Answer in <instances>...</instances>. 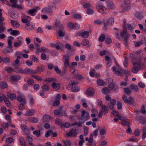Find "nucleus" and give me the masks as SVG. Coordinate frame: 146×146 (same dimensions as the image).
<instances>
[{"label": "nucleus", "mask_w": 146, "mask_h": 146, "mask_svg": "<svg viewBox=\"0 0 146 146\" xmlns=\"http://www.w3.org/2000/svg\"><path fill=\"white\" fill-rule=\"evenodd\" d=\"M114 61L117 66V68L113 66L112 70L115 74L117 75L121 76L124 73L126 75L128 76L130 74V71L127 70H123L120 67L119 64L116 62V60L114 59Z\"/></svg>", "instance_id": "nucleus-1"}, {"label": "nucleus", "mask_w": 146, "mask_h": 146, "mask_svg": "<svg viewBox=\"0 0 146 146\" xmlns=\"http://www.w3.org/2000/svg\"><path fill=\"white\" fill-rule=\"evenodd\" d=\"M140 60H137L136 61H134V59L132 60V62L133 63V68L131 69L132 72L134 73H136L141 69L140 65L142 66H144V64H141L139 62Z\"/></svg>", "instance_id": "nucleus-2"}, {"label": "nucleus", "mask_w": 146, "mask_h": 146, "mask_svg": "<svg viewBox=\"0 0 146 146\" xmlns=\"http://www.w3.org/2000/svg\"><path fill=\"white\" fill-rule=\"evenodd\" d=\"M56 25L58 26L60 29L58 33V35L59 37H62L65 35L64 26L59 21H56Z\"/></svg>", "instance_id": "nucleus-3"}, {"label": "nucleus", "mask_w": 146, "mask_h": 146, "mask_svg": "<svg viewBox=\"0 0 146 146\" xmlns=\"http://www.w3.org/2000/svg\"><path fill=\"white\" fill-rule=\"evenodd\" d=\"M91 31H86L83 30L78 32L76 34V36H82L83 38H87L89 35V34L91 32Z\"/></svg>", "instance_id": "nucleus-4"}, {"label": "nucleus", "mask_w": 146, "mask_h": 146, "mask_svg": "<svg viewBox=\"0 0 146 146\" xmlns=\"http://www.w3.org/2000/svg\"><path fill=\"white\" fill-rule=\"evenodd\" d=\"M122 98L125 103L132 104L134 102V100L132 97L129 96L127 99V96L124 95L123 96Z\"/></svg>", "instance_id": "nucleus-5"}, {"label": "nucleus", "mask_w": 146, "mask_h": 146, "mask_svg": "<svg viewBox=\"0 0 146 146\" xmlns=\"http://www.w3.org/2000/svg\"><path fill=\"white\" fill-rule=\"evenodd\" d=\"M145 41V38L144 37L141 36L139 38V41H134L133 43L136 47H139L140 45H142Z\"/></svg>", "instance_id": "nucleus-6"}, {"label": "nucleus", "mask_w": 146, "mask_h": 146, "mask_svg": "<svg viewBox=\"0 0 146 146\" xmlns=\"http://www.w3.org/2000/svg\"><path fill=\"white\" fill-rule=\"evenodd\" d=\"M70 56L68 55H65L62 59L63 62L64 64V66L66 68L68 67L69 65V59Z\"/></svg>", "instance_id": "nucleus-7"}, {"label": "nucleus", "mask_w": 146, "mask_h": 146, "mask_svg": "<svg viewBox=\"0 0 146 146\" xmlns=\"http://www.w3.org/2000/svg\"><path fill=\"white\" fill-rule=\"evenodd\" d=\"M10 2L12 4L11 5V7H12L20 9L23 8V7L22 5L16 4L17 2V0H10Z\"/></svg>", "instance_id": "nucleus-8"}, {"label": "nucleus", "mask_w": 146, "mask_h": 146, "mask_svg": "<svg viewBox=\"0 0 146 146\" xmlns=\"http://www.w3.org/2000/svg\"><path fill=\"white\" fill-rule=\"evenodd\" d=\"M108 111V109L107 106H103L102 107L101 110L98 116L100 117L103 115H104L107 113Z\"/></svg>", "instance_id": "nucleus-9"}, {"label": "nucleus", "mask_w": 146, "mask_h": 146, "mask_svg": "<svg viewBox=\"0 0 146 146\" xmlns=\"http://www.w3.org/2000/svg\"><path fill=\"white\" fill-rule=\"evenodd\" d=\"M125 26H123V31L121 32L120 33V36L118 34V33H116L115 34V36L117 38L119 39H121L123 38L124 36H125L126 35L127 32L125 30Z\"/></svg>", "instance_id": "nucleus-10"}, {"label": "nucleus", "mask_w": 146, "mask_h": 146, "mask_svg": "<svg viewBox=\"0 0 146 146\" xmlns=\"http://www.w3.org/2000/svg\"><path fill=\"white\" fill-rule=\"evenodd\" d=\"M40 9L39 7H36L33 9L29 10L28 11V13L32 16H34L36 14L37 11Z\"/></svg>", "instance_id": "nucleus-11"}, {"label": "nucleus", "mask_w": 146, "mask_h": 146, "mask_svg": "<svg viewBox=\"0 0 146 146\" xmlns=\"http://www.w3.org/2000/svg\"><path fill=\"white\" fill-rule=\"evenodd\" d=\"M97 9L99 10V12L102 13H106L104 11L105 7L101 4H99L96 6Z\"/></svg>", "instance_id": "nucleus-12"}, {"label": "nucleus", "mask_w": 146, "mask_h": 146, "mask_svg": "<svg viewBox=\"0 0 146 146\" xmlns=\"http://www.w3.org/2000/svg\"><path fill=\"white\" fill-rule=\"evenodd\" d=\"M94 92L95 90L94 89L92 88H90L87 89L85 93L86 95L91 96H93Z\"/></svg>", "instance_id": "nucleus-13"}, {"label": "nucleus", "mask_w": 146, "mask_h": 146, "mask_svg": "<svg viewBox=\"0 0 146 146\" xmlns=\"http://www.w3.org/2000/svg\"><path fill=\"white\" fill-rule=\"evenodd\" d=\"M36 111L35 109H29L25 113V115L26 116H31L33 115L35 113Z\"/></svg>", "instance_id": "nucleus-14"}, {"label": "nucleus", "mask_w": 146, "mask_h": 146, "mask_svg": "<svg viewBox=\"0 0 146 146\" xmlns=\"http://www.w3.org/2000/svg\"><path fill=\"white\" fill-rule=\"evenodd\" d=\"M35 24L29 22L26 24V27L28 30L31 31L34 29Z\"/></svg>", "instance_id": "nucleus-15"}, {"label": "nucleus", "mask_w": 146, "mask_h": 146, "mask_svg": "<svg viewBox=\"0 0 146 146\" xmlns=\"http://www.w3.org/2000/svg\"><path fill=\"white\" fill-rule=\"evenodd\" d=\"M37 73V71L29 68H26L24 69V74H34Z\"/></svg>", "instance_id": "nucleus-16"}, {"label": "nucleus", "mask_w": 146, "mask_h": 146, "mask_svg": "<svg viewBox=\"0 0 146 146\" xmlns=\"http://www.w3.org/2000/svg\"><path fill=\"white\" fill-rule=\"evenodd\" d=\"M77 133L76 131L74 129H71L70 131L69 132L67 133V135L68 136H76Z\"/></svg>", "instance_id": "nucleus-17"}, {"label": "nucleus", "mask_w": 146, "mask_h": 146, "mask_svg": "<svg viewBox=\"0 0 146 146\" xmlns=\"http://www.w3.org/2000/svg\"><path fill=\"white\" fill-rule=\"evenodd\" d=\"M81 116L82 117H84L86 120L88 119L90 117L88 113L84 110L82 111Z\"/></svg>", "instance_id": "nucleus-18"}, {"label": "nucleus", "mask_w": 146, "mask_h": 146, "mask_svg": "<svg viewBox=\"0 0 146 146\" xmlns=\"http://www.w3.org/2000/svg\"><path fill=\"white\" fill-rule=\"evenodd\" d=\"M7 96L11 100H14L16 99V96L15 94L8 92Z\"/></svg>", "instance_id": "nucleus-19"}, {"label": "nucleus", "mask_w": 146, "mask_h": 146, "mask_svg": "<svg viewBox=\"0 0 146 146\" xmlns=\"http://www.w3.org/2000/svg\"><path fill=\"white\" fill-rule=\"evenodd\" d=\"M11 24L13 27L15 28H18L20 26V24L19 23L13 20L11 21Z\"/></svg>", "instance_id": "nucleus-20"}, {"label": "nucleus", "mask_w": 146, "mask_h": 146, "mask_svg": "<svg viewBox=\"0 0 146 146\" xmlns=\"http://www.w3.org/2000/svg\"><path fill=\"white\" fill-rule=\"evenodd\" d=\"M114 23V19L112 18H110L108 21L107 22H104L105 26L112 25Z\"/></svg>", "instance_id": "nucleus-21"}, {"label": "nucleus", "mask_w": 146, "mask_h": 146, "mask_svg": "<svg viewBox=\"0 0 146 146\" xmlns=\"http://www.w3.org/2000/svg\"><path fill=\"white\" fill-rule=\"evenodd\" d=\"M28 119L30 122L33 123H36L38 121V118L35 117H29L28 118Z\"/></svg>", "instance_id": "nucleus-22"}, {"label": "nucleus", "mask_w": 146, "mask_h": 146, "mask_svg": "<svg viewBox=\"0 0 146 146\" xmlns=\"http://www.w3.org/2000/svg\"><path fill=\"white\" fill-rule=\"evenodd\" d=\"M50 119V116L47 114H46L43 116V121L44 122H48Z\"/></svg>", "instance_id": "nucleus-23"}, {"label": "nucleus", "mask_w": 146, "mask_h": 146, "mask_svg": "<svg viewBox=\"0 0 146 146\" xmlns=\"http://www.w3.org/2000/svg\"><path fill=\"white\" fill-rule=\"evenodd\" d=\"M13 39L14 38L12 36H9L8 37V39L7 40L8 45L10 48L12 47V42Z\"/></svg>", "instance_id": "nucleus-24"}, {"label": "nucleus", "mask_w": 146, "mask_h": 146, "mask_svg": "<svg viewBox=\"0 0 146 146\" xmlns=\"http://www.w3.org/2000/svg\"><path fill=\"white\" fill-rule=\"evenodd\" d=\"M47 49L45 47H42L38 48L36 52V53L37 54L40 52H46L47 51Z\"/></svg>", "instance_id": "nucleus-25"}, {"label": "nucleus", "mask_w": 146, "mask_h": 146, "mask_svg": "<svg viewBox=\"0 0 146 146\" xmlns=\"http://www.w3.org/2000/svg\"><path fill=\"white\" fill-rule=\"evenodd\" d=\"M20 78L21 77L20 76H11L10 80L11 81L13 82L19 80Z\"/></svg>", "instance_id": "nucleus-26"}, {"label": "nucleus", "mask_w": 146, "mask_h": 146, "mask_svg": "<svg viewBox=\"0 0 146 146\" xmlns=\"http://www.w3.org/2000/svg\"><path fill=\"white\" fill-rule=\"evenodd\" d=\"M52 86L54 89L57 90H58L60 88V84L58 83L53 82L52 84Z\"/></svg>", "instance_id": "nucleus-27"}, {"label": "nucleus", "mask_w": 146, "mask_h": 146, "mask_svg": "<svg viewBox=\"0 0 146 146\" xmlns=\"http://www.w3.org/2000/svg\"><path fill=\"white\" fill-rule=\"evenodd\" d=\"M130 87L132 90L136 92H137L139 90L137 86L136 85L133 84L131 85Z\"/></svg>", "instance_id": "nucleus-28"}, {"label": "nucleus", "mask_w": 146, "mask_h": 146, "mask_svg": "<svg viewBox=\"0 0 146 146\" xmlns=\"http://www.w3.org/2000/svg\"><path fill=\"white\" fill-rule=\"evenodd\" d=\"M110 91V90L109 88H104L102 90V93L104 94H107L109 93Z\"/></svg>", "instance_id": "nucleus-29"}, {"label": "nucleus", "mask_w": 146, "mask_h": 146, "mask_svg": "<svg viewBox=\"0 0 146 146\" xmlns=\"http://www.w3.org/2000/svg\"><path fill=\"white\" fill-rule=\"evenodd\" d=\"M26 104H24V103H21L19 105V110L23 111L25 109V105Z\"/></svg>", "instance_id": "nucleus-30"}, {"label": "nucleus", "mask_w": 146, "mask_h": 146, "mask_svg": "<svg viewBox=\"0 0 146 146\" xmlns=\"http://www.w3.org/2000/svg\"><path fill=\"white\" fill-rule=\"evenodd\" d=\"M50 11L51 9L50 7H49L43 8L42 10V12L47 13L50 12Z\"/></svg>", "instance_id": "nucleus-31"}, {"label": "nucleus", "mask_w": 146, "mask_h": 146, "mask_svg": "<svg viewBox=\"0 0 146 146\" xmlns=\"http://www.w3.org/2000/svg\"><path fill=\"white\" fill-rule=\"evenodd\" d=\"M11 34L13 36H17L20 34V33L17 30H13L11 32Z\"/></svg>", "instance_id": "nucleus-32"}, {"label": "nucleus", "mask_w": 146, "mask_h": 146, "mask_svg": "<svg viewBox=\"0 0 146 146\" xmlns=\"http://www.w3.org/2000/svg\"><path fill=\"white\" fill-rule=\"evenodd\" d=\"M17 100L19 102L24 103L25 104H26V100L25 99H23L21 96H18L17 98Z\"/></svg>", "instance_id": "nucleus-33"}, {"label": "nucleus", "mask_w": 146, "mask_h": 146, "mask_svg": "<svg viewBox=\"0 0 146 146\" xmlns=\"http://www.w3.org/2000/svg\"><path fill=\"white\" fill-rule=\"evenodd\" d=\"M7 84L5 82H1L0 83V86L1 88L4 89L7 87Z\"/></svg>", "instance_id": "nucleus-34"}, {"label": "nucleus", "mask_w": 146, "mask_h": 146, "mask_svg": "<svg viewBox=\"0 0 146 146\" xmlns=\"http://www.w3.org/2000/svg\"><path fill=\"white\" fill-rule=\"evenodd\" d=\"M4 100L7 106L9 108H11L12 107L11 104L9 101L5 98H4Z\"/></svg>", "instance_id": "nucleus-35"}, {"label": "nucleus", "mask_w": 146, "mask_h": 146, "mask_svg": "<svg viewBox=\"0 0 146 146\" xmlns=\"http://www.w3.org/2000/svg\"><path fill=\"white\" fill-rule=\"evenodd\" d=\"M55 47L57 49H61L63 47V45L60 43H56L55 45Z\"/></svg>", "instance_id": "nucleus-36"}, {"label": "nucleus", "mask_w": 146, "mask_h": 146, "mask_svg": "<svg viewBox=\"0 0 146 146\" xmlns=\"http://www.w3.org/2000/svg\"><path fill=\"white\" fill-rule=\"evenodd\" d=\"M5 119L7 121L9 122V125H11L10 123H11V116L8 115L6 114L4 116Z\"/></svg>", "instance_id": "nucleus-37"}, {"label": "nucleus", "mask_w": 146, "mask_h": 146, "mask_svg": "<svg viewBox=\"0 0 146 146\" xmlns=\"http://www.w3.org/2000/svg\"><path fill=\"white\" fill-rule=\"evenodd\" d=\"M97 83L100 86H102L105 84V82L103 80L99 79L97 80Z\"/></svg>", "instance_id": "nucleus-38"}, {"label": "nucleus", "mask_w": 146, "mask_h": 146, "mask_svg": "<svg viewBox=\"0 0 146 146\" xmlns=\"http://www.w3.org/2000/svg\"><path fill=\"white\" fill-rule=\"evenodd\" d=\"M81 44L83 46L87 45L89 44V41L87 39L83 40L81 42Z\"/></svg>", "instance_id": "nucleus-39"}, {"label": "nucleus", "mask_w": 146, "mask_h": 146, "mask_svg": "<svg viewBox=\"0 0 146 146\" xmlns=\"http://www.w3.org/2000/svg\"><path fill=\"white\" fill-rule=\"evenodd\" d=\"M56 79L55 78H48L45 79V81L48 83H49L52 82L56 81Z\"/></svg>", "instance_id": "nucleus-40"}, {"label": "nucleus", "mask_w": 146, "mask_h": 146, "mask_svg": "<svg viewBox=\"0 0 146 146\" xmlns=\"http://www.w3.org/2000/svg\"><path fill=\"white\" fill-rule=\"evenodd\" d=\"M63 142L65 146H70L71 143L68 140H63Z\"/></svg>", "instance_id": "nucleus-41"}, {"label": "nucleus", "mask_w": 146, "mask_h": 146, "mask_svg": "<svg viewBox=\"0 0 146 146\" xmlns=\"http://www.w3.org/2000/svg\"><path fill=\"white\" fill-rule=\"evenodd\" d=\"M80 28V25L78 23H74L73 29L77 30L79 29Z\"/></svg>", "instance_id": "nucleus-42"}, {"label": "nucleus", "mask_w": 146, "mask_h": 146, "mask_svg": "<svg viewBox=\"0 0 146 146\" xmlns=\"http://www.w3.org/2000/svg\"><path fill=\"white\" fill-rule=\"evenodd\" d=\"M33 133L38 137H39L40 135V132L39 130H36L34 131L33 132Z\"/></svg>", "instance_id": "nucleus-43"}, {"label": "nucleus", "mask_w": 146, "mask_h": 146, "mask_svg": "<svg viewBox=\"0 0 146 146\" xmlns=\"http://www.w3.org/2000/svg\"><path fill=\"white\" fill-rule=\"evenodd\" d=\"M73 17L77 19H81V15L78 13H75L73 15Z\"/></svg>", "instance_id": "nucleus-44"}, {"label": "nucleus", "mask_w": 146, "mask_h": 146, "mask_svg": "<svg viewBox=\"0 0 146 146\" xmlns=\"http://www.w3.org/2000/svg\"><path fill=\"white\" fill-rule=\"evenodd\" d=\"M105 38V36L104 34L100 35L98 38L100 42L103 41Z\"/></svg>", "instance_id": "nucleus-45"}, {"label": "nucleus", "mask_w": 146, "mask_h": 146, "mask_svg": "<svg viewBox=\"0 0 146 146\" xmlns=\"http://www.w3.org/2000/svg\"><path fill=\"white\" fill-rule=\"evenodd\" d=\"M15 71L16 72L19 73H24V70H23L22 69L20 68L17 69Z\"/></svg>", "instance_id": "nucleus-46"}, {"label": "nucleus", "mask_w": 146, "mask_h": 146, "mask_svg": "<svg viewBox=\"0 0 146 146\" xmlns=\"http://www.w3.org/2000/svg\"><path fill=\"white\" fill-rule=\"evenodd\" d=\"M62 127H64L66 128H68L70 126V124L68 122H67L61 125Z\"/></svg>", "instance_id": "nucleus-47"}, {"label": "nucleus", "mask_w": 146, "mask_h": 146, "mask_svg": "<svg viewBox=\"0 0 146 146\" xmlns=\"http://www.w3.org/2000/svg\"><path fill=\"white\" fill-rule=\"evenodd\" d=\"M111 113L115 117H119L120 116L119 115V113L115 111H113L111 112Z\"/></svg>", "instance_id": "nucleus-48"}, {"label": "nucleus", "mask_w": 146, "mask_h": 146, "mask_svg": "<svg viewBox=\"0 0 146 146\" xmlns=\"http://www.w3.org/2000/svg\"><path fill=\"white\" fill-rule=\"evenodd\" d=\"M52 134V131L51 130H48L45 134V137H48Z\"/></svg>", "instance_id": "nucleus-49"}, {"label": "nucleus", "mask_w": 146, "mask_h": 146, "mask_svg": "<svg viewBox=\"0 0 146 146\" xmlns=\"http://www.w3.org/2000/svg\"><path fill=\"white\" fill-rule=\"evenodd\" d=\"M17 42L20 44H23V38L21 36L18 37L17 38Z\"/></svg>", "instance_id": "nucleus-50"}, {"label": "nucleus", "mask_w": 146, "mask_h": 146, "mask_svg": "<svg viewBox=\"0 0 146 146\" xmlns=\"http://www.w3.org/2000/svg\"><path fill=\"white\" fill-rule=\"evenodd\" d=\"M23 54V52H16L15 53L16 56L18 58H20L21 57V56Z\"/></svg>", "instance_id": "nucleus-51"}, {"label": "nucleus", "mask_w": 146, "mask_h": 146, "mask_svg": "<svg viewBox=\"0 0 146 146\" xmlns=\"http://www.w3.org/2000/svg\"><path fill=\"white\" fill-rule=\"evenodd\" d=\"M24 17L23 16L21 17V18L22 19L21 21L23 23H26V24H27V23H28L31 21L28 20V19H25Z\"/></svg>", "instance_id": "nucleus-52"}, {"label": "nucleus", "mask_w": 146, "mask_h": 146, "mask_svg": "<svg viewBox=\"0 0 146 146\" xmlns=\"http://www.w3.org/2000/svg\"><path fill=\"white\" fill-rule=\"evenodd\" d=\"M29 104L31 106H33L34 104V102L33 98H30L29 100Z\"/></svg>", "instance_id": "nucleus-53"}, {"label": "nucleus", "mask_w": 146, "mask_h": 146, "mask_svg": "<svg viewBox=\"0 0 146 146\" xmlns=\"http://www.w3.org/2000/svg\"><path fill=\"white\" fill-rule=\"evenodd\" d=\"M82 105L83 107L87 108V104L86 102V100L85 99H82Z\"/></svg>", "instance_id": "nucleus-54"}, {"label": "nucleus", "mask_w": 146, "mask_h": 146, "mask_svg": "<svg viewBox=\"0 0 146 146\" xmlns=\"http://www.w3.org/2000/svg\"><path fill=\"white\" fill-rule=\"evenodd\" d=\"M54 70L57 74H60L61 72V71L59 69L58 67L57 66H55L54 67Z\"/></svg>", "instance_id": "nucleus-55"}, {"label": "nucleus", "mask_w": 146, "mask_h": 146, "mask_svg": "<svg viewBox=\"0 0 146 146\" xmlns=\"http://www.w3.org/2000/svg\"><path fill=\"white\" fill-rule=\"evenodd\" d=\"M80 90V88L78 87H76L73 88L72 89V91L73 92H76L79 91Z\"/></svg>", "instance_id": "nucleus-56"}, {"label": "nucleus", "mask_w": 146, "mask_h": 146, "mask_svg": "<svg viewBox=\"0 0 146 146\" xmlns=\"http://www.w3.org/2000/svg\"><path fill=\"white\" fill-rule=\"evenodd\" d=\"M114 85L113 83H112L110 84L108 86V88L111 91L112 90H115V89H114Z\"/></svg>", "instance_id": "nucleus-57"}, {"label": "nucleus", "mask_w": 146, "mask_h": 146, "mask_svg": "<svg viewBox=\"0 0 146 146\" xmlns=\"http://www.w3.org/2000/svg\"><path fill=\"white\" fill-rule=\"evenodd\" d=\"M21 127L22 129L24 131H26L27 129V126L24 124H22L21 126Z\"/></svg>", "instance_id": "nucleus-58"}, {"label": "nucleus", "mask_w": 146, "mask_h": 146, "mask_svg": "<svg viewBox=\"0 0 146 146\" xmlns=\"http://www.w3.org/2000/svg\"><path fill=\"white\" fill-rule=\"evenodd\" d=\"M11 16L13 19H16L18 17V14L17 13H13L11 15Z\"/></svg>", "instance_id": "nucleus-59"}, {"label": "nucleus", "mask_w": 146, "mask_h": 146, "mask_svg": "<svg viewBox=\"0 0 146 146\" xmlns=\"http://www.w3.org/2000/svg\"><path fill=\"white\" fill-rule=\"evenodd\" d=\"M124 92L126 94H128L130 93L131 90L128 88H123Z\"/></svg>", "instance_id": "nucleus-60"}, {"label": "nucleus", "mask_w": 146, "mask_h": 146, "mask_svg": "<svg viewBox=\"0 0 146 146\" xmlns=\"http://www.w3.org/2000/svg\"><path fill=\"white\" fill-rule=\"evenodd\" d=\"M117 106L118 109H121L122 108V105L121 103L118 102L117 104Z\"/></svg>", "instance_id": "nucleus-61"}, {"label": "nucleus", "mask_w": 146, "mask_h": 146, "mask_svg": "<svg viewBox=\"0 0 146 146\" xmlns=\"http://www.w3.org/2000/svg\"><path fill=\"white\" fill-rule=\"evenodd\" d=\"M88 133V129L87 127L84 128V135L85 136L87 135Z\"/></svg>", "instance_id": "nucleus-62"}, {"label": "nucleus", "mask_w": 146, "mask_h": 146, "mask_svg": "<svg viewBox=\"0 0 146 146\" xmlns=\"http://www.w3.org/2000/svg\"><path fill=\"white\" fill-rule=\"evenodd\" d=\"M13 141V138L11 137H9L6 139L7 142L9 143H12Z\"/></svg>", "instance_id": "nucleus-63"}, {"label": "nucleus", "mask_w": 146, "mask_h": 146, "mask_svg": "<svg viewBox=\"0 0 146 146\" xmlns=\"http://www.w3.org/2000/svg\"><path fill=\"white\" fill-rule=\"evenodd\" d=\"M42 89L44 90V91H47L49 89V87L47 85L45 84L44 85L42 86Z\"/></svg>", "instance_id": "nucleus-64"}]
</instances>
